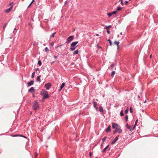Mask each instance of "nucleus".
I'll return each instance as SVG.
<instances>
[{
    "mask_svg": "<svg viewBox=\"0 0 158 158\" xmlns=\"http://www.w3.org/2000/svg\"><path fill=\"white\" fill-rule=\"evenodd\" d=\"M23 137L24 138H26V137H25V136H23Z\"/></svg>",
    "mask_w": 158,
    "mask_h": 158,
    "instance_id": "57",
    "label": "nucleus"
},
{
    "mask_svg": "<svg viewBox=\"0 0 158 158\" xmlns=\"http://www.w3.org/2000/svg\"><path fill=\"white\" fill-rule=\"evenodd\" d=\"M121 8L120 7H118L116 9V11H120L121 10Z\"/></svg>",
    "mask_w": 158,
    "mask_h": 158,
    "instance_id": "27",
    "label": "nucleus"
},
{
    "mask_svg": "<svg viewBox=\"0 0 158 158\" xmlns=\"http://www.w3.org/2000/svg\"><path fill=\"white\" fill-rule=\"evenodd\" d=\"M112 127L114 129H116L118 130V133H120L122 132V130L121 129V127L119 125L115 123H112Z\"/></svg>",
    "mask_w": 158,
    "mask_h": 158,
    "instance_id": "2",
    "label": "nucleus"
},
{
    "mask_svg": "<svg viewBox=\"0 0 158 158\" xmlns=\"http://www.w3.org/2000/svg\"><path fill=\"white\" fill-rule=\"evenodd\" d=\"M152 55H151L150 56V58H152Z\"/></svg>",
    "mask_w": 158,
    "mask_h": 158,
    "instance_id": "54",
    "label": "nucleus"
},
{
    "mask_svg": "<svg viewBox=\"0 0 158 158\" xmlns=\"http://www.w3.org/2000/svg\"><path fill=\"white\" fill-rule=\"evenodd\" d=\"M89 156L90 157L92 155V153L91 152H89Z\"/></svg>",
    "mask_w": 158,
    "mask_h": 158,
    "instance_id": "43",
    "label": "nucleus"
},
{
    "mask_svg": "<svg viewBox=\"0 0 158 158\" xmlns=\"http://www.w3.org/2000/svg\"><path fill=\"white\" fill-rule=\"evenodd\" d=\"M124 114L123 113V112L122 110H121L120 112V115L121 116H123Z\"/></svg>",
    "mask_w": 158,
    "mask_h": 158,
    "instance_id": "26",
    "label": "nucleus"
},
{
    "mask_svg": "<svg viewBox=\"0 0 158 158\" xmlns=\"http://www.w3.org/2000/svg\"><path fill=\"white\" fill-rule=\"evenodd\" d=\"M111 27V25H109L108 26H106L105 28V29H109Z\"/></svg>",
    "mask_w": 158,
    "mask_h": 158,
    "instance_id": "21",
    "label": "nucleus"
},
{
    "mask_svg": "<svg viewBox=\"0 0 158 158\" xmlns=\"http://www.w3.org/2000/svg\"><path fill=\"white\" fill-rule=\"evenodd\" d=\"M119 1L121 2V4L122 5H123V2L122 0H119Z\"/></svg>",
    "mask_w": 158,
    "mask_h": 158,
    "instance_id": "39",
    "label": "nucleus"
},
{
    "mask_svg": "<svg viewBox=\"0 0 158 158\" xmlns=\"http://www.w3.org/2000/svg\"><path fill=\"white\" fill-rule=\"evenodd\" d=\"M130 113H131L133 112L132 110V107L131 106L130 107Z\"/></svg>",
    "mask_w": 158,
    "mask_h": 158,
    "instance_id": "34",
    "label": "nucleus"
},
{
    "mask_svg": "<svg viewBox=\"0 0 158 158\" xmlns=\"http://www.w3.org/2000/svg\"><path fill=\"white\" fill-rule=\"evenodd\" d=\"M119 136V135H118L116 136V137L112 141L111 143V144H114L116 142V141L118 140V139Z\"/></svg>",
    "mask_w": 158,
    "mask_h": 158,
    "instance_id": "6",
    "label": "nucleus"
},
{
    "mask_svg": "<svg viewBox=\"0 0 158 158\" xmlns=\"http://www.w3.org/2000/svg\"><path fill=\"white\" fill-rule=\"evenodd\" d=\"M92 103L93 104L94 107L96 109H98V107H97V103L94 100L93 101Z\"/></svg>",
    "mask_w": 158,
    "mask_h": 158,
    "instance_id": "14",
    "label": "nucleus"
},
{
    "mask_svg": "<svg viewBox=\"0 0 158 158\" xmlns=\"http://www.w3.org/2000/svg\"><path fill=\"white\" fill-rule=\"evenodd\" d=\"M37 155H38V154H37V153L36 152H35L34 158H36Z\"/></svg>",
    "mask_w": 158,
    "mask_h": 158,
    "instance_id": "35",
    "label": "nucleus"
},
{
    "mask_svg": "<svg viewBox=\"0 0 158 158\" xmlns=\"http://www.w3.org/2000/svg\"><path fill=\"white\" fill-rule=\"evenodd\" d=\"M106 31H107L108 34H110V31L108 29Z\"/></svg>",
    "mask_w": 158,
    "mask_h": 158,
    "instance_id": "41",
    "label": "nucleus"
},
{
    "mask_svg": "<svg viewBox=\"0 0 158 158\" xmlns=\"http://www.w3.org/2000/svg\"><path fill=\"white\" fill-rule=\"evenodd\" d=\"M74 38V36L72 35L69 36L66 39V43H69L72 41Z\"/></svg>",
    "mask_w": 158,
    "mask_h": 158,
    "instance_id": "4",
    "label": "nucleus"
},
{
    "mask_svg": "<svg viewBox=\"0 0 158 158\" xmlns=\"http://www.w3.org/2000/svg\"><path fill=\"white\" fill-rule=\"evenodd\" d=\"M67 2V1H65L64 2V4H65Z\"/></svg>",
    "mask_w": 158,
    "mask_h": 158,
    "instance_id": "52",
    "label": "nucleus"
},
{
    "mask_svg": "<svg viewBox=\"0 0 158 158\" xmlns=\"http://www.w3.org/2000/svg\"><path fill=\"white\" fill-rule=\"evenodd\" d=\"M40 95L43 96L42 100L48 98L49 97L48 91L44 89H43L41 91Z\"/></svg>",
    "mask_w": 158,
    "mask_h": 158,
    "instance_id": "1",
    "label": "nucleus"
},
{
    "mask_svg": "<svg viewBox=\"0 0 158 158\" xmlns=\"http://www.w3.org/2000/svg\"><path fill=\"white\" fill-rule=\"evenodd\" d=\"M65 83L64 82L63 83H62L61 85V86L60 87V89H59V91H60L63 88V87L65 86Z\"/></svg>",
    "mask_w": 158,
    "mask_h": 158,
    "instance_id": "13",
    "label": "nucleus"
},
{
    "mask_svg": "<svg viewBox=\"0 0 158 158\" xmlns=\"http://www.w3.org/2000/svg\"><path fill=\"white\" fill-rule=\"evenodd\" d=\"M107 138V137L105 136L104 138H102V140L103 141V143H104V142L106 140V138Z\"/></svg>",
    "mask_w": 158,
    "mask_h": 158,
    "instance_id": "24",
    "label": "nucleus"
},
{
    "mask_svg": "<svg viewBox=\"0 0 158 158\" xmlns=\"http://www.w3.org/2000/svg\"><path fill=\"white\" fill-rule=\"evenodd\" d=\"M49 50L48 48L47 47H46L44 51L45 52H47Z\"/></svg>",
    "mask_w": 158,
    "mask_h": 158,
    "instance_id": "36",
    "label": "nucleus"
},
{
    "mask_svg": "<svg viewBox=\"0 0 158 158\" xmlns=\"http://www.w3.org/2000/svg\"><path fill=\"white\" fill-rule=\"evenodd\" d=\"M40 77H41V75H39V76H38L37 77L36 79V81L37 82H38V81L40 82V81H41Z\"/></svg>",
    "mask_w": 158,
    "mask_h": 158,
    "instance_id": "16",
    "label": "nucleus"
},
{
    "mask_svg": "<svg viewBox=\"0 0 158 158\" xmlns=\"http://www.w3.org/2000/svg\"><path fill=\"white\" fill-rule=\"evenodd\" d=\"M31 5V3H30V4L28 6L27 8H28Z\"/></svg>",
    "mask_w": 158,
    "mask_h": 158,
    "instance_id": "51",
    "label": "nucleus"
},
{
    "mask_svg": "<svg viewBox=\"0 0 158 158\" xmlns=\"http://www.w3.org/2000/svg\"><path fill=\"white\" fill-rule=\"evenodd\" d=\"M31 20H32V21H34V20H33V18H32V19H31Z\"/></svg>",
    "mask_w": 158,
    "mask_h": 158,
    "instance_id": "55",
    "label": "nucleus"
},
{
    "mask_svg": "<svg viewBox=\"0 0 158 158\" xmlns=\"http://www.w3.org/2000/svg\"><path fill=\"white\" fill-rule=\"evenodd\" d=\"M56 32H54L53 33H52V35L50 36V38H51L52 37H53L56 34Z\"/></svg>",
    "mask_w": 158,
    "mask_h": 158,
    "instance_id": "23",
    "label": "nucleus"
},
{
    "mask_svg": "<svg viewBox=\"0 0 158 158\" xmlns=\"http://www.w3.org/2000/svg\"><path fill=\"white\" fill-rule=\"evenodd\" d=\"M54 58H55V59H56L57 58V56H54Z\"/></svg>",
    "mask_w": 158,
    "mask_h": 158,
    "instance_id": "45",
    "label": "nucleus"
},
{
    "mask_svg": "<svg viewBox=\"0 0 158 158\" xmlns=\"http://www.w3.org/2000/svg\"><path fill=\"white\" fill-rule=\"evenodd\" d=\"M103 144V142H102V143H101V145H102Z\"/></svg>",
    "mask_w": 158,
    "mask_h": 158,
    "instance_id": "58",
    "label": "nucleus"
},
{
    "mask_svg": "<svg viewBox=\"0 0 158 158\" xmlns=\"http://www.w3.org/2000/svg\"><path fill=\"white\" fill-rule=\"evenodd\" d=\"M131 0H129V1H130Z\"/></svg>",
    "mask_w": 158,
    "mask_h": 158,
    "instance_id": "64",
    "label": "nucleus"
},
{
    "mask_svg": "<svg viewBox=\"0 0 158 158\" xmlns=\"http://www.w3.org/2000/svg\"><path fill=\"white\" fill-rule=\"evenodd\" d=\"M55 61H53L51 63V64H52L54 63L55 62Z\"/></svg>",
    "mask_w": 158,
    "mask_h": 158,
    "instance_id": "48",
    "label": "nucleus"
},
{
    "mask_svg": "<svg viewBox=\"0 0 158 158\" xmlns=\"http://www.w3.org/2000/svg\"><path fill=\"white\" fill-rule=\"evenodd\" d=\"M127 128L130 131H132L133 129L131 128V127L129 126L128 123L126 125Z\"/></svg>",
    "mask_w": 158,
    "mask_h": 158,
    "instance_id": "12",
    "label": "nucleus"
},
{
    "mask_svg": "<svg viewBox=\"0 0 158 158\" xmlns=\"http://www.w3.org/2000/svg\"><path fill=\"white\" fill-rule=\"evenodd\" d=\"M107 41L109 43L110 45L111 46L112 45V43L111 40L110 39H108L107 40Z\"/></svg>",
    "mask_w": 158,
    "mask_h": 158,
    "instance_id": "22",
    "label": "nucleus"
},
{
    "mask_svg": "<svg viewBox=\"0 0 158 158\" xmlns=\"http://www.w3.org/2000/svg\"><path fill=\"white\" fill-rule=\"evenodd\" d=\"M114 64L113 63V64H111L110 66L112 68H113V66H114Z\"/></svg>",
    "mask_w": 158,
    "mask_h": 158,
    "instance_id": "42",
    "label": "nucleus"
},
{
    "mask_svg": "<svg viewBox=\"0 0 158 158\" xmlns=\"http://www.w3.org/2000/svg\"><path fill=\"white\" fill-rule=\"evenodd\" d=\"M78 43V41L73 42L71 44V46H75Z\"/></svg>",
    "mask_w": 158,
    "mask_h": 158,
    "instance_id": "10",
    "label": "nucleus"
},
{
    "mask_svg": "<svg viewBox=\"0 0 158 158\" xmlns=\"http://www.w3.org/2000/svg\"><path fill=\"white\" fill-rule=\"evenodd\" d=\"M119 42H118V41H115L114 42V44L117 45V46L118 48V44H119Z\"/></svg>",
    "mask_w": 158,
    "mask_h": 158,
    "instance_id": "19",
    "label": "nucleus"
},
{
    "mask_svg": "<svg viewBox=\"0 0 158 158\" xmlns=\"http://www.w3.org/2000/svg\"><path fill=\"white\" fill-rule=\"evenodd\" d=\"M33 109L34 110H38L40 106L38 102L36 101H35L33 105Z\"/></svg>",
    "mask_w": 158,
    "mask_h": 158,
    "instance_id": "3",
    "label": "nucleus"
},
{
    "mask_svg": "<svg viewBox=\"0 0 158 158\" xmlns=\"http://www.w3.org/2000/svg\"><path fill=\"white\" fill-rule=\"evenodd\" d=\"M111 131V126H109L106 129V133H108L110 131Z\"/></svg>",
    "mask_w": 158,
    "mask_h": 158,
    "instance_id": "8",
    "label": "nucleus"
},
{
    "mask_svg": "<svg viewBox=\"0 0 158 158\" xmlns=\"http://www.w3.org/2000/svg\"><path fill=\"white\" fill-rule=\"evenodd\" d=\"M109 145H107L102 151V152H104L106 151V149L109 147Z\"/></svg>",
    "mask_w": 158,
    "mask_h": 158,
    "instance_id": "17",
    "label": "nucleus"
},
{
    "mask_svg": "<svg viewBox=\"0 0 158 158\" xmlns=\"http://www.w3.org/2000/svg\"><path fill=\"white\" fill-rule=\"evenodd\" d=\"M7 25V23H5V24H4V25L3 27V29H4L6 27Z\"/></svg>",
    "mask_w": 158,
    "mask_h": 158,
    "instance_id": "38",
    "label": "nucleus"
},
{
    "mask_svg": "<svg viewBox=\"0 0 158 158\" xmlns=\"http://www.w3.org/2000/svg\"><path fill=\"white\" fill-rule=\"evenodd\" d=\"M138 97L139 98H140V97L139 96H138Z\"/></svg>",
    "mask_w": 158,
    "mask_h": 158,
    "instance_id": "59",
    "label": "nucleus"
},
{
    "mask_svg": "<svg viewBox=\"0 0 158 158\" xmlns=\"http://www.w3.org/2000/svg\"><path fill=\"white\" fill-rule=\"evenodd\" d=\"M34 0H32L31 2L30 3L31 4H32V3H33V2H34Z\"/></svg>",
    "mask_w": 158,
    "mask_h": 158,
    "instance_id": "49",
    "label": "nucleus"
},
{
    "mask_svg": "<svg viewBox=\"0 0 158 158\" xmlns=\"http://www.w3.org/2000/svg\"><path fill=\"white\" fill-rule=\"evenodd\" d=\"M18 136V135H13L12 136H13V137H16V136Z\"/></svg>",
    "mask_w": 158,
    "mask_h": 158,
    "instance_id": "46",
    "label": "nucleus"
},
{
    "mask_svg": "<svg viewBox=\"0 0 158 158\" xmlns=\"http://www.w3.org/2000/svg\"><path fill=\"white\" fill-rule=\"evenodd\" d=\"M38 64L40 66H41L42 64V63L40 60H39L38 61Z\"/></svg>",
    "mask_w": 158,
    "mask_h": 158,
    "instance_id": "28",
    "label": "nucleus"
},
{
    "mask_svg": "<svg viewBox=\"0 0 158 158\" xmlns=\"http://www.w3.org/2000/svg\"><path fill=\"white\" fill-rule=\"evenodd\" d=\"M59 46H57L56 47V48H57Z\"/></svg>",
    "mask_w": 158,
    "mask_h": 158,
    "instance_id": "61",
    "label": "nucleus"
},
{
    "mask_svg": "<svg viewBox=\"0 0 158 158\" xmlns=\"http://www.w3.org/2000/svg\"><path fill=\"white\" fill-rule=\"evenodd\" d=\"M115 71H113L112 72H111V76L113 77L114 76V74H115Z\"/></svg>",
    "mask_w": 158,
    "mask_h": 158,
    "instance_id": "25",
    "label": "nucleus"
},
{
    "mask_svg": "<svg viewBox=\"0 0 158 158\" xmlns=\"http://www.w3.org/2000/svg\"><path fill=\"white\" fill-rule=\"evenodd\" d=\"M52 86L51 83H48L45 84L44 87L46 88L47 90H49Z\"/></svg>",
    "mask_w": 158,
    "mask_h": 158,
    "instance_id": "5",
    "label": "nucleus"
},
{
    "mask_svg": "<svg viewBox=\"0 0 158 158\" xmlns=\"http://www.w3.org/2000/svg\"><path fill=\"white\" fill-rule=\"evenodd\" d=\"M129 2V1H126L125 2V3L126 4H127V3H128Z\"/></svg>",
    "mask_w": 158,
    "mask_h": 158,
    "instance_id": "47",
    "label": "nucleus"
},
{
    "mask_svg": "<svg viewBox=\"0 0 158 158\" xmlns=\"http://www.w3.org/2000/svg\"><path fill=\"white\" fill-rule=\"evenodd\" d=\"M50 136H49V137H48V139H49V138H50Z\"/></svg>",
    "mask_w": 158,
    "mask_h": 158,
    "instance_id": "60",
    "label": "nucleus"
},
{
    "mask_svg": "<svg viewBox=\"0 0 158 158\" xmlns=\"http://www.w3.org/2000/svg\"><path fill=\"white\" fill-rule=\"evenodd\" d=\"M120 34L121 35H122V32H120Z\"/></svg>",
    "mask_w": 158,
    "mask_h": 158,
    "instance_id": "56",
    "label": "nucleus"
},
{
    "mask_svg": "<svg viewBox=\"0 0 158 158\" xmlns=\"http://www.w3.org/2000/svg\"><path fill=\"white\" fill-rule=\"evenodd\" d=\"M128 107H127V108L126 109L125 111V113L126 114H127L128 112Z\"/></svg>",
    "mask_w": 158,
    "mask_h": 158,
    "instance_id": "29",
    "label": "nucleus"
},
{
    "mask_svg": "<svg viewBox=\"0 0 158 158\" xmlns=\"http://www.w3.org/2000/svg\"><path fill=\"white\" fill-rule=\"evenodd\" d=\"M128 115H126L125 116V120H126V121L127 122L128 120Z\"/></svg>",
    "mask_w": 158,
    "mask_h": 158,
    "instance_id": "30",
    "label": "nucleus"
},
{
    "mask_svg": "<svg viewBox=\"0 0 158 158\" xmlns=\"http://www.w3.org/2000/svg\"><path fill=\"white\" fill-rule=\"evenodd\" d=\"M35 89H34V88L33 87H31V88L30 89L28 90V92L31 93H32L35 91Z\"/></svg>",
    "mask_w": 158,
    "mask_h": 158,
    "instance_id": "11",
    "label": "nucleus"
},
{
    "mask_svg": "<svg viewBox=\"0 0 158 158\" xmlns=\"http://www.w3.org/2000/svg\"><path fill=\"white\" fill-rule=\"evenodd\" d=\"M138 120L137 119L136 120L135 122V126H134V127L133 128V129H134V128L135 127V126L136 125V124L137 123H138Z\"/></svg>",
    "mask_w": 158,
    "mask_h": 158,
    "instance_id": "31",
    "label": "nucleus"
},
{
    "mask_svg": "<svg viewBox=\"0 0 158 158\" xmlns=\"http://www.w3.org/2000/svg\"><path fill=\"white\" fill-rule=\"evenodd\" d=\"M99 111L101 112H103L104 110H103V108H102V106L99 107Z\"/></svg>",
    "mask_w": 158,
    "mask_h": 158,
    "instance_id": "18",
    "label": "nucleus"
},
{
    "mask_svg": "<svg viewBox=\"0 0 158 158\" xmlns=\"http://www.w3.org/2000/svg\"><path fill=\"white\" fill-rule=\"evenodd\" d=\"M34 81L33 80H31L30 81L28 82L27 83L28 86H30L33 85Z\"/></svg>",
    "mask_w": 158,
    "mask_h": 158,
    "instance_id": "7",
    "label": "nucleus"
},
{
    "mask_svg": "<svg viewBox=\"0 0 158 158\" xmlns=\"http://www.w3.org/2000/svg\"><path fill=\"white\" fill-rule=\"evenodd\" d=\"M146 102V100L145 101H144V102L145 103Z\"/></svg>",
    "mask_w": 158,
    "mask_h": 158,
    "instance_id": "63",
    "label": "nucleus"
},
{
    "mask_svg": "<svg viewBox=\"0 0 158 158\" xmlns=\"http://www.w3.org/2000/svg\"><path fill=\"white\" fill-rule=\"evenodd\" d=\"M77 46H71L70 48V50L71 51H73L74 50L76 47Z\"/></svg>",
    "mask_w": 158,
    "mask_h": 158,
    "instance_id": "15",
    "label": "nucleus"
},
{
    "mask_svg": "<svg viewBox=\"0 0 158 158\" xmlns=\"http://www.w3.org/2000/svg\"><path fill=\"white\" fill-rule=\"evenodd\" d=\"M35 74V72H33L32 73V75H31V77L32 78H33V77H34Z\"/></svg>",
    "mask_w": 158,
    "mask_h": 158,
    "instance_id": "33",
    "label": "nucleus"
},
{
    "mask_svg": "<svg viewBox=\"0 0 158 158\" xmlns=\"http://www.w3.org/2000/svg\"><path fill=\"white\" fill-rule=\"evenodd\" d=\"M12 9V6H11L9 8L6 10H5V12L7 13H9V12H10V10H11Z\"/></svg>",
    "mask_w": 158,
    "mask_h": 158,
    "instance_id": "9",
    "label": "nucleus"
},
{
    "mask_svg": "<svg viewBox=\"0 0 158 158\" xmlns=\"http://www.w3.org/2000/svg\"><path fill=\"white\" fill-rule=\"evenodd\" d=\"M96 35L97 36H98L99 35V34H96Z\"/></svg>",
    "mask_w": 158,
    "mask_h": 158,
    "instance_id": "53",
    "label": "nucleus"
},
{
    "mask_svg": "<svg viewBox=\"0 0 158 158\" xmlns=\"http://www.w3.org/2000/svg\"><path fill=\"white\" fill-rule=\"evenodd\" d=\"M112 15V13H108L107 14V15L109 17H111Z\"/></svg>",
    "mask_w": 158,
    "mask_h": 158,
    "instance_id": "32",
    "label": "nucleus"
},
{
    "mask_svg": "<svg viewBox=\"0 0 158 158\" xmlns=\"http://www.w3.org/2000/svg\"><path fill=\"white\" fill-rule=\"evenodd\" d=\"M116 11H114L112 13V15L113 14H115L117 13Z\"/></svg>",
    "mask_w": 158,
    "mask_h": 158,
    "instance_id": "40",
    "label": "nucleus"
},
{
    "mask_svg": "<svg viewBox=\"0 0 158 158\" xmlns=\"http://www.w3.org/2000/svg\"><path fill=\"white\" fill-rule=\"evenodd\" d=\"M118 132V130H114V132H113V133L114 134H115L116 133H117Z\"/></svg>",
    "mask_w": 158,
    "mask_h": 158,
    "instance_id": "37",
    "label": "nucleus"
},
{
    "mask_svg": "<svg viewBox=\"0 0 158 158\" xmlns=\"http://www.w3.org/2000/svg\"><path fill=\"white\" fill-rule=\"evenodd\" d=\"M39 70V68H37V69H35V70L36 71H38V70Z\"/></svg>",
    "mask_w": 158,
    "mask_h": 158,
    "instance_id": "50",
    "label": "nucleus"
},
{
    "mask_svg": "<svg viewBox=\"0 0 158 158\" xmlns=\"http://www.w3.org/2000/svg\"><path fill=\"white\" fill-rule=\"evenodd\" d=\"M51 45L52 46H53V45H54V43L53 42H52L51 43Z\"/></svg>",
    "mask_w": 158,
    "mask_h": 158,
    "instance_id": "44",
    "label": "nucleus"
},
{
    "mask_svg": "<svg viewBox=\"0 0 158 158\" xmlns=\"http://www.w3.org/2000/svg\"><path fill=\"white\" fill-rule=\"evenodd\" d=\"M78 50H77L74 52L73 53V55L74 56L76 54H77L78 53Z\"/></svg>",
    "mask_w": 158,
    "mask_h": 158,
    "instance_id": "20",
    "label": "nucleus"
},
{
    "mask_svg": "<svg viewBox=\"0 0 158 158\" xmlns=\"http://www.w3.org/2000/svg\"><path fill=\"white\" fill-rule=\"evenodd\" d=\"M14 30H16V28H15Z\"/></svg>",
    "mask_w": 158,
    "mask_h": 158,
    "instance_id": "62",
    "label": "nucleus"
}]
</instances>
